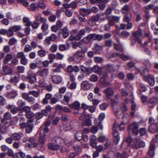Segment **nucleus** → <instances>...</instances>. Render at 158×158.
<instances>
[{"label":"nucleus","instance_id":"obj_1","mask_svg":"<svg viewBox=\"0 0 158 158\" xmlns=\"http://www.w3.org/2000/svg\"><path fill=\"white\" fill-rule=\"evenodd\" d=\"M107 19L108 21V23L105 25V30L106 31H109L111 29V27L114 26L115 24V21L118 22L120 18L118 16L110 15L107 16Z\"/></svg>","mask_w":158,"mask_h":158},{"label":"nucleus","instance_id":"obj_2","mask_svg":"<svg viewBox=\"0 0 158 158\" xmlns=\"http://www.w3.org/2000/svg\"><path fill=\"white\" fill-rule=\"evenodd\" d=\"M131 147L135 149H138L141 148H144L145 146L144 142L140 141L139 139L135 138L134 139V143L131 145Z\"/></svg>","mask_w":158,"mask_h":158},{"label":"nucleus","instance_id":"obj_3","mask_svg":"<svg viewBox=\"0 0 158 158\" xmlns=\"http://www.w3.org/2000/svg\"><path fill=\"white\" fill-rule=\"evenodd\" d=\"M117 124L116 123H114L113 126V135L114 136V143L117 144L119 142L120 138L119 134L115 129V127L117 126Z\"/></svg>","mask_w":158,"mask_h":158},{"label":"nucleus","instance_id":"obj_4","mask_svg":"<svg viewBox=\"0 0 158 158\" xmlns=\"http://www.w3.org/2000/svg\"><path fill=\"white\" fill-rule=\"evenodd\" d=\"M154 119H149V123L151 124L149 128V131L152 133L158 131V125L154 122Z\"/></svg>","mask_w":158,"mask_h":158},{"label":"nucleus","instance_id":"obj_5","mask_svg":"<svg viewBox=\"0 0 158 158\" xmlns=\"http://www.w3.org/2000/svg\"><path fill=\"white\" fill-rule=\"evenodd\" d=\"M142 34V30L140 28H139L136 31L132 33L134 37L135 38L138 43L140 44H141L142 43V40L140 38Z\"/></svg>","mask_w":158,"mask_h":158},{"label":"nucleus","instance_id":"obj_6","mask_svg":"<svg viewBox=\"0 0 158 158\" xmlns=\"http://www.w3.org/2000/svg\"><path fill=\"white\" fill-rule=\"evenodd\" d=\"M46 135L44 133L40 134V136L38 140L39 143L38 144V146L41 147V150H44V148L43 145L46 140Z\"/></svg>","mask_w":158,"mask_h":158},{"label":"nucleus","instance_id":"obj_7","mask_svg":"<svg viewBox=\"0 0 158 158\" xmlns=\"http://www.w3.org/2000/svg\"><path fill=\"white\" fill-rule=\"evenodd\" d=\"M33 122L32 119H28L27 121V124L25 128V131L26 133H30L32 131L33 127Z\"/></svg>","mask_w":158,"mask_h":158},{"label":"nucleus","instance_id":"obj_8","mask_svg":"<svg viewBox=\"0 0 158 158\" xmlns=\"http://www.w3.org/2000/svg\"><path fill=\"white\" fill-rule=\"evenodd\" d=\"M138 123L134 122L130 125L128 127V129L129 130H132L133 133L136 135L138 133Z\"/></svg>","mask_w":158,"mask_h":158},{"label":"nucleus","instance_id":"obj_9","mask_svg":"<svg viewBox=\"0 0 158 158\" xmlns=\"http://www.w3.org/2000/svg\"><path fill=\"white\" fill-rule=\"evenodd\" d=\"M28 82L31 84H33L36 80V76L35 73L29 71L28 73Z\"/></svg>","mask_w":158,"mask_h":158},{"label":"nucleus","instance_id":"obj_10","mask_svg":"<svg viewBox=\"0 0 158 158\" xmlns=\"http://www.w3.org/2000/svg\"><path fill=\"white\" fill-rule=\"evenodd\" d=\"M28 146L31 147H36L38 146L36 140L35 139L32 137L29 138L28 139Z\"/></svg>","mask_w":158,"mask_h":158},{"label":"nucleus","instance_id":"obj_11","mask_svg":"<svg viewBox=\"0 0 158 158\" xmlns=\"http://www.w3.org/2000/svg\"><path fill=\"white\" fill-rule=\"evenodd\" d=\"M80 103L77 101H75L68 105L69 106L71 109L77 110H79L80 108Z\"/></svg>","mask_w":158,"mask_h":158},{"label":"nucleus","instance_id":"obj_12","mask_svg":"<svg viewBox=\"0 0 158 158\" xmlns=\"http://www.w3.org/2000/svg\"><path fill=\"white\" fill-rule=\"evenodd\" d=\"M48 69L44 68L39 70L37 73L40 77H45L48 73Z\"/></svg>","mask_w":158,"mask_h":158},{"label":"nucleus","instance_id":"obj_13","mask_svg":"<svg viewBox=\"0 0 158 158\" xmlns=\"http://www.w3.org/2000/svg\"><path fill=\"white\" fill-rule=\"evenodd\" d=\"M52 81L55 84H59L62 81L61 77L60 76L58 75H54L51 77Z\"/></svg>","mask_w":158,"mask_h":158},{"label":"nucleus","instance_id":"obj_14","mask_svg":"<svg viewBox=\"0 0 158 158\" xmlns=\"http://www.w3.org/2000/svg\"><path fill=\"white\" fill-rule=\"evenodd\" d=\"M113 109L114 113H115V115L118 118H123V114L122 112L119 113V107H113Z\"/></svg>","mask_w":158,"mask_h":158},{"label":"nucleus","instance_id":"obj_15","mask_svg":"<svg viewBox=\"0 0 158 158\" xmlns=\"http://www.w3.org/2000/svg\"><path fill=\"white\" fill-rule=\"evenodd\" d=\"M73 144V147L76 150V153L78 154L81 152L80 146V143L79 141H75Z\"/></svg>","mask_w":158,"mask_h":158},{"label":"nucleus","instance_id":"obj_16","mask_svg":"<svg viewBox=\"0 0 158 158\" xmlns=\"http://www.w3.org/2000/svg\"><path fill=\"white\" fill-rule=\"evenodd\" d=\"M103 67L108 72H112L115 70V67L113 65L110 64H106Z\"/></svg>","mask_w":158,"mask_h":158},{"label":"nucleus","instance_id":"obj_17","mask_svg":"<svg viewBox=\"0 0 158 158\" xmlns=\"http://www.w3.org/2000/svg\"><path fill=\"white\" fill-rule=\"evenodd\" d=\"M104 92L106 94V97H109L113 96L114 92L112 88H108L104 90Z\"/></svg>","mask_w":158,"mask_h":158},{"label":"nucleus","instance_id":"obj_18","mask_svg":"<svg viewBox=\"0 0 158 158\" xmlns=\"http://www.w3.org/2000/svg\"><path fill=\"white\" fill-rule=\"evenodd\" d=\"M91 12L90 10L85 8H81L80 10V12L81 15L86 16L90 14Z\"/></svg>","mask_w":158,"mask_h":158},{"label":"nucleus","instance_id":"obj_19","mask_svg":"<svg viewBox=\"0 0 158 158\" xmlns=\"http://www.w3.org/2000/svg\"><path fill=\"white\" fill-rule=\"evenodd\" d=\"M61 33L62 34L64 38L67 37L69 35V31L68 28L66 27H64L63 29L60 30Z\"/></svg>","mask_w":158,"mask_h":158},{"label":"nucleus","instance_id":"obj_20","mask_svg":"<svg viewBox=\"0 0 158 158\" xmlns=\"http://www.w3.org/2000/svg\"><path fill=\"white\" fill-rule=\"evenodd\" d=\"M115 56L120 57L122 59L125 61L131 58L130 56L128 55H126L123 54H120L118 53H116Z\"/></svg>","mask_w":158,"mask_h":158},{"label":"nucleus","instance_id":"obj_21","mask_svg":"<svg viewBox=\"0 0 158 158\" xmlns=\"http://www.w3.org/2000/svg\"><path fill=\"white\" fill-rule=\"evenodd\" d=\"M90 85L88 82L84 81L81 84V88L83 90H87L90 88Z\"/></svg>","mask_w":158,"mask_h":158},{"label":"nucleus","instance_id":"obj_22","mask_svg":"<svg viewBox=\"0 0 158 158\" xmlns=\"http://www.w3.org/2000/svg\"><path fill=\"white\" fill-rule=\"evenodd\" d=\"M130 9L129 6L128 5H126L124 6L121 9V11L123 14H127L128 13H130Z\"/></svg>","mask_w":158,"mask_h":158},{"label":"nucleus","instance_id":"obj_23","mask_svg":"<svg viewBox=\"0 0 158 158\" xmlns=\"http://www.w3.org/2000/svg\"><path fill=\"white\" fill-rule=\"evenodd\" d=\"M70 101V97L67 95H65L64 96V98L61 100V103L65 105L68 104Z\"/></svg>","mask_w":158,"mask_h":158},{"label":"nucleus","instance_id":"obj_24","mask_svg":"<svg viewBox=\"0 0 158 158\" xmlns=\"http://www.w3.org/2000/svg\"><path fill=\"white\" fill-rule=\"evenodd\" d=\"M69 45L67 44L66 45L61 44L59 46V49L61 51H63L68 50L69 48Z\"/></svg>","mask_w":158,"mask_h":158},{"label":"nucleus","instance_id":"obj_25","mask_svg":"<svg viewBox=\"0 0 158 158\" xmlns=\"http://www.w3.org/2000/svg\"><path fill=\"white\" fill-rule=\"evenodd\" d=\"M3 72L5 74H10L12 72L11 69L7 66H5L2 68Z\"/></svg>","mask_w":158,"mask_h":158},{"label":"nucleus","instance_id":"obj_26","mask_svg":"<svg viewBox=\"0 0 158 158\" xmlns=\"http://www.w3.org/2000/svg\"><path fill=\"white\" fill-rule=\"evenodd\" d=\"M6 154L8 156L12 157L13 158H18V155H16V154H14L13 151L11 149H9L7 150Z\"/></svg>","mask_w":158,"mask_h":158},{"label":"nucleus","instance_id":"obj_27","mask_svg":"<svg viewBox=\"0 0 158 158\" xmlns=\"http://www.w3.org/2000/svg\"><path fill=\"white\" fill-rule=\"evenodd\" d=\"M115 155L117 158H127V154L125 152H124L122 154H121L119 152H117Z\"/></svg>","mask_w":158,"mask_h":158},{"label":"nucleus","instance_id":"obj_28","mask_svg":"<svg viewBox=\"0 0 158 158\" xmlns=\"http://www.w3.org/2000/svg\"><path fill=\"white\" fill-rule=\"evenodd\" d=\"M131 18V14L130 13H128L125 15L123 21L125 22H128Z\"/></svg>","mask_w":158,"mask_h":158},{"label":"nucleus","instance_id":"obj_29","mask_svg":"<svg viewBox=\"0 0 158 158\" xmlns=\"http://www.w3.org/2000/svg\"><path fill=\"white\" fill-rule=\"evenodd\" d=\"M154 77L152 75L148 76V80L149 84L151 86H153L155 83Z\"/></svg>","mask_w":158,"mask_h":158},{"label":"nucleus","instance_id":"obj_30","mask_svg":"<svg viewBox=\"0 0 158 158\" xmlns=\"http://www.w3.org/2000/svg\"><path fill=\"white\" fill-rule=\"evenodd\" d=\"M23 135L22 133H20V135H18L17 133H15L12 135L11 137L14 140H19Z\"/></svg>","mask_w":158,"mask_h":158},{"label":"nucleus","instance_id":"obj_31","mask_svg":"<svg viewBox=\"0 0 158 158\" xmlns=\"http://www.w3.org/2000/svg\"><path fill=\"white\" fill-rule=\"evenodd\" d=\"M12 58V56L10 54L6 55L3 60V63L6 64L10 61Z\"/></svg>","mask_w":158,"mask_h":158},{"label":"nucleus","instance_id":"obj_32","mask_svg":"<svg viewBox=\"0 0 158 158\" xmlns=\"http://www.w3.org/2000/svg\"><path fill=\"white\" fill-rule=\"evenodd\" d=\"M93 72L95 73H99L101 71L102 68L99 66L95 65L92 67Z\"/></svg>","mask_w":158,"mask_h":158},{"label":"nucleus","instance_id":"obj_33","mask_svg":"<svg viewBox=\"0 0 158 158\" xmlns=\"http://www.w3.org/2000/svg\"><path fill=\"white\" fill-rule=\"evenodd\" d=\"M154 7V6L152 4H149L143 7V10L145 13L149 12L148 9H152Z\"/></svg>","mask_w":158,"mask_h":158},{"label":"nucleus","instance_id":"obj_34","mask_svg":"<svg viewBox=\"0 0 158 158\" xmlns=\"http://www.w3.org/2000/svg\"><path fill=\"white\" fill-rule=\"evenodd\" d=\"M6 17L9 19H15L16 16L15 14L11 12H8L6 14Z\"/></svg>","mask_w":158,"mask_h":158},{"label":"nucleus","instance_id":"obj_35","mask_svg":"<svg viewBox=\"0 0 158 158\" xmlns=\"http://www.w3.org/2000/svg\"><path fill=\"white\" fill-rule=\"evenodd\" d=\"M23 21L24 23H26L25 25L27 27H29L31 25V23L29 21V19L27 17L23 18Z\"/></svg>","mask_w":158,"mask_h":158},{"label":"nucleus","instance_id":"obj_36","mask_svg":"<svg viewBox=\"0 0 158 158\" xmlns=\"http://www.w3.org/2000/svg\"><path fill=\"white\" fill-rule=\"evenodd\" d=\"M29 94L32 95L35 98L38 97L40 94V93L39 91H36L34 90L29 91L28 92Z\"/></svg>","mask_w":158,"mask_h":158},{"label":"nucleus","instance_id":"obj_37","mask_svg":"<svg viewBox=\"0 0 158 158\" xmlns=\"http://www.w3.org/2000/svg\"><path fill=\"white\" fill-rule=\"evenodd\" d=\"M17 1L18 2L21 3L24 6L28 8L29 6V3L27 1L25 0H17Z\"/></svg>","mask_w":158,"mask_h":158},{"label":"nucleus","instance_id":"obj_38","mask_svg":"<svg viewBox=\"0 0 158 158\" xmlns=\"http://www.w3.org/2000/svg\"><path fill=\"white\" fill-rule=\"evenodd\" d=\"M17 95V93L16 91H13L12 92L8 94L7 97L10 98H14Z\"/></svg>","mask_w":158,"mask_h":158},{"label":"nucleus","instance_id":"obj_39","mask_svg":"<svg viewBox=\"0 0 158 158\" xmlns=\"http://www.w3.org/2000/svg\"><path fill=\"white\" fill-rule=\"evenodd\" d=\"M102 48L103 47L102 46H100L97 44H95L94 50L95 52H99L100 51L102 50Z\"/></svg>","mask_w":158,"mask_h":158},{"label":"nucleus","instance_id":"obj_40","mask_svg":"<svg viewBox=\"0 0 158 158\" xmlns=\"http://www.w3.org/2000/svg\"><path fill=\"white\" fill-rule=\"evenodd\" d=\"M36 7L35 3H33L29 5L27 9L31 11H34L36 10Z\"/></svg>","mask_w":158,"mask_h":158},{"label":"nucleus","instance_id":"obj_41","mask_svg":"<svg viewBox=\"0 0 158 158\" xmlns=\"http://www.w3.org/2000/svg\"><path fill=\"white\" fill-rule=\"evenodd\" d=\"M91 125V122L90 119H85L83 120L82 123L83 126H88Z\"/></svg>","mask_w":158,"mask_h":158},{"label":"nucleus","instance_id":"obj_42","mask_svg":"<svg viewBox=\"0 0 158 158\" xmlns=\"http://www.w3.org/2000/svg\"><path fill=\"white\" fill-rule=\"evenodd\" d=\"M89 79L92 82H96L98 79V77L97 75L93 74L90 76Z\"/></svg>","mask_w":158,"mask_h":158},{"label":"nucleus","instance_id":"obj_43","mask_svg":"<svg viewBox=\"0 0 158 158\" xmlns=\"http://www.w3.org/2000/svg\"><path fill=\"white\" fill-rule=\"evenodd\" d=\"M75 137L77 140L78 141L80 140L82 138V133L81 132H77L76 134Z\"/></svg>","mask_w":158,"mask_h":158},{"label":"nucleus","instance_id":"obj_44","mask_svg":"<svg viewBox=\"0 0 158 158\" xmlns=\"http://www.w3.org/2000/svg\"><path fill=\"white\" fill-rule=\"evenodd\" d=\"M94 61L98 63H102L103 62V59L99 57H95L94 58Z\"/></svg>","mask_w":158,"mask_h":158},{"label":"nucleus","instance_id":"obj_45","mask_svg":"<svg viewBox=\"0 0 158 158\" xmlns=\"http://www.w3.org/2000/svg\"><path fill=\"white\" fill-rule=\"evenodd\" d=\"M84 56V53H82V52L80 51L77 52L75 53L74 55L75 57L77 59L83 57Z\"/></svg>","mask_w":158,"mask_h":158},{"label":"nucleus","instance_id":"obj_46","mask_svg":"<svg viewBox=\"0 0 158 158\" xmlns=\"http://www.w3.org/2000/svg\"><path fill=\"white\" fill-rule=\"evenodd\" d=\"M13 31L16 32L22 29L20 26L15 25L10 27Z\"/></svg>","mask_w":158,"mask_h":158},{"label":"nucleus","instance_id":"obj_47","mask_svg":"<svg viewBox=\"0 0 158 158\" xmlns=\"http://www.w3.org/2000/svg\"><path fill=\"white\" fill-rule=\"evenodd\" d=\"M38 54L40 57H43L46 55V52L44 49H41L38 52Z\"/></svg>","mask_w":158,"mask_h":158},{"label":"nucleus","instance_id":"obj_48","mask_svg":"<svg viewBox=\"0 0 158 158\" xmlns=\"http://www.w3.org/2000/svg\"><path fill=\"white\" fill-rule=\"evenodd\" d=\"M104 14H102L101 15L98 14L94 16H93L92 18L95 21V22H97L98 21L99 19L101 17V16H103Z\"/></svg>","mask_w":158,"mask_h":158},{"label":"nucleus","instance_id":"obj_49","mask_svg":"<svg viewBox=\"0 0 158 158\" xmlns=\"http://www.w3.org/2000/svg\"><path fill=\"white\" fill-rule=\"evenodd\" d=\"M100 76L101 78H104L106 79L108 77L107 73L105 72L101 71L99 73Z\"/></svg>","mask_w":158,"mask_h":158},{"label":"nucleus","instance_id":"obj_50","mask_svg":"<svg viewBox=\"0 0 158 158\" xmlns=\"http://www.w3.org/2000/svg\"><path fill=\"white\" fill-rule=\"evenodd\" d=\"M14 35V32L12 29L10 27L8 30H7L6 35L9 37L12 36Z\"/></svg>","mask_w":158,"mask_h":158},{"label":"nucleus","instance_id":"obj_51","mask_svg":"<svg viewBox=\"0 0 158 158\" xmlns=\"http://www.w3.org/2000/svg\"><path fill=\"white\" fill-rule=\"evenodd\" d=\"M17 42V40L15 38L12 37L9 40L8 43L10 45H13L15 44Z\"/></svg>","mask_w":158,"mask_h":158},{"label":"nucleus","instance_id":"obj_52","mask_svg":"<svg viewBox=\"0 0 158 158\" xmlns=\"http://www.w3.org/2000/svg\"><path fill=\"white\" fill-rule=\"evenodd\" d=\"M1 125L3 126V127H6L8 126V122L6 120V119H2L1 120Z\"/></svg>","mask_w":158,"mask_h":158},{"label":"nucleus","instance_id":"obj_53","mask_svg":"<svg viewBox=\"0 0 158 158\" xmlns=\"http://www.w3.org/2000/svg\"><path fill=\"white\" fill-rule=\"evenodd\" d=\"M95 122L96 124H98L100 129L102 130L103 129V126L102 125V122L100 120V119H95Z\"/></svg>","mask_w":158,"mask_h":158},{"label":"nucleus","instance_id":"obj_54","mask_svg":"<svg viewBox=\"0 0 158 158\" xmlns=\"http://www.w3.org/2000/svg\"><path fill=\"white\" fill-rule=\"evenodd\" d=\"M27 118H31L34 115V114L32 112L30 111L27 112L25 114Z\"/></svg>","mask_w":158,"mask_h":158},{"label":"nucleus","instance_id":"obj_55","mask_svg":"<svg viewBox=\"0 0 158 158\" xmlns=\"http://www.w3.org/2000/svg\"><path fill=\"white\" fill-rule=\"evenodd\" d=\"M107 139L105 136H102L98 137V140L100 142L103 143Z\"/></svg>","mask_w":158,"mask_h":158},{"label":"nucleus","instance_id":"obj_56","mask_svg":"<svg viewBox=\"0 0 158 158\" xmlns=\"http://www.w3.org/2000/svg\"><path fill=\"white\" fill-rule=\"evenodd\" d=\"M56 58V55L54 54H51L48 55V58L50 59L49 60L50 63H51L53 62V60Z\"/></svg>","mask_w":158,"mask_h":158},{"label":"nucleus","instance_id":"obj_57","mask_svg":"<svg viewBox=\"0 0 158 158\" xmlns=\"http://www.w3.org/2000/svg\"><path fill=\"white\" fill-rule=\"evenodd\" d=\"M112 10V9L111 7H108L106 10L105 13H103L104 15L105 14L107 16H108L111 14Z\"/></svg>","mask_w":158,"mask_h":158},{"label":"nucleus","instance_id":"obj_58","mask_svg":"<svg viewBox=\"0 0 158 158\" xmlns=\"http://www.w3.org/2000/svg\"><path fill=\"white\" fill-rule=\"evenodd\" d=\"M27 101L29 103L32 104L35 102V99L32 97L29 96Z\"/></svg>","mask_w":158,"mask_h":158},{"label":"nucleus","instance_id":"obj_59","mask_svg":"<svg viewBox=\"0 0 158 158\" xmlns=\"http://www.w3.org/2000/svg\"><path fill=\"white\" fill-rule=\"evenodd\" d=\"M57 49V46L56 44H53L52 45L50 48V50L52 52H56Z\"/></svg>","mask_w":158,"mask_h":158},{"label":"nucleus","instance_id":"obj_60","mask_svg":"<svg viewBox=\"0 0 158 158\" xmlns=\"http://www.w3.org/2000/svg\"><path fill=\"white\" fill-rule=\"evenodd\" d=\"M108 106V105L105 103L100 104L99 105L100 108L102 110H106Z\"/></svg>","mask_w":158,"mask_h":158},{"label":"nucleus","instance_id":"obj_61","mask_svg":"<svg viewBox=\"0 0 158 158\" xmlns=\"http://www.w3.org/2000/svg\"><path fill=\"white\" fill-rule=\"evenodd\" d=\"M32 50V47L29 45L27 44L25 46L24 49V51L25 52H27L30 51Z\"/></svg>","mask_w":158,"mask_h":158},{"label":"nucleus","instance_id":"obj_62","mask_svg":"<svg viewBox=\"0 0 158 158\" xmlns=\"http://www.w3.org/2000/svg\"><path fill=\"white\" fill-rule=\"evenodd\" d=\"M16 155H18V158H24L25 156V154L22 152H18Z\"/></svg>","mask_w":158,"mask_h":158},{"label":"nucleus","instance_id":"obj_63","mask_svg":"<svg viewBox=\"0 0 158 158\" xmlns=\"http://www.w3.org/2000/svg\"><path fill=\"white\" fill-rule=\"evenodd\" d=\"M121 34L125 38L128 37L130 35V33L126 31H122L121 33Z\"/></svg>","mask_w":158,"mask_h":158},{"label":"nucleus","instance_id":"obj_64","mask_svg":"<svg viewBox=\"0 0 158 158\" xmlns=\"http://www.w3.org/2000/svg\"><path fill=\"white\" fill-rule=\"evenodd\" d=\"M17 104L19 107H21L25 106V102H23L22 100H20L18 101Z\"/></svg>","mask_w":158,"mask_h":158}]
</instances>
